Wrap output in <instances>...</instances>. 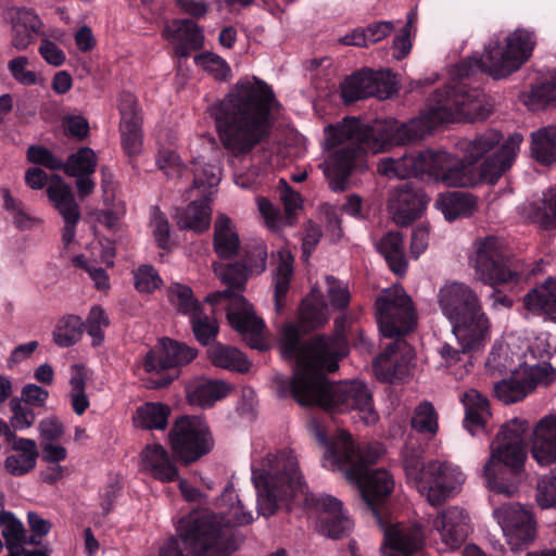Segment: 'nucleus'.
Listing matches in <instances>:
<instances>
[{
	"label": "nucleus",
	"instance_id": "obj_1",
	"mask_svg": "<svg viewBox=\"0 0 556 556\" xmlns=\"http://www.w3.org/2000/svg\"><path fill=\"white\" fill-rule=\"evenodd\" d=\"M534 46V34L523 28L490 38L482 56L473 55L454 65L451 70V85L437 90L427 109L407 123L389 119L377 121L369 126L359 119L350 118V172L353 157L368 152L376 154L393 146L414 143L442 123L486 118L491 112L486 97L480 90L469 89L456 80L478 72L486 73L495 79L505 78L529 60Z\"/></svg>",
	"mask_w": 556,
	"mask_h": 556
},
{
	"label": "nucleus",
	"instance_id": "obj_2",
	"mask_svg": "<svg viewBox=\"0 0 556 556\" xmlns=\"http://www.w3.org/2000/svg\"><path fill=\"white\" fill-rule=\"evenodd\" d=\"M328 305L323 296L314 294L305 298L300 305L299 326L289 323L281 331L280 351L287 361H294L296 368L291 378H275L278 397L292 396L302 406H319L327 412H336L348 402V391L338 392L336 384L327 378V372L339 368V337L348 320L345 312L336 319L338 334H316L306 342L302 331L323 328L328 323Z\"/></svg>",
	"mask_w": 556,
	"mask_h": 556
},
{
	"label": "nucleus",
	"instance_id": "obj_3",
	"mask_svg": "<svg viewBox=\"0 0 556 556\" xmlns=\"http://www.w3.org/2000/svg\"><path fill=\"white\" fill-rule=\"evenodd\" d=\"M501 140V132L488 130L457 143L462 162L446 151L426 150L416 155L381 159L377 170L388 178L399 179L428 174L450 187L493 185L513 165L523 137L515 132L500 146Z\"/></svg>",
	"mask_w": 556,
	"mask_h": 556
},
{
	"label": "nucleus",
	"instance_id": "obj_4",
	"mask_svg": "<svg viewBox=\"0 0 556 556\" xmlns=\"http://www.w3.org/2000/svg\"><path fill=\"white\" fill-rule=\"evenodd\" d=\"M251 471L258 515L268 518L282 507L290 510L292 506L302 505L316 516L320 534L338 539L344 532L343 503L331 495L308 491L291 450L268 453L260 463L253 460Z\"/></svg>",
	"mask_w": 556,
	"mask_h": 556
},
{
	"label": "nucleus",
	"instance_id": "obj_5",
	"mask_svg": "<svg viewBox=\"0 0 556 556\" xmlns=\"http://www.w3.org/2000/svg\"><path fill=\"white\" fill-rule=\"evenodd\" d=\"M279 105L273 88L264 80L255 76L239 79L211 109L224 149L240 159L268 141L275 124L273 111Z\"/></svg>",
	"mask_w": 556,
	"mask_h": 556
},
{
	"label": "nucleus",
	"instance_id": "obj_6",
	"mask_svg": "<svg viewBox=\"0 0 556 556\" xmlns=\"http://www.w3.org/2000/svg\"><path fill=\"white\" fill-rule=\"evenodd\" d=\"M435 301L464 352L484 349L491 339L492 323L475 289L465 282L448 280L438 289Z\"/></svg>",
	"mask_w": 556,
	"mask_h": 556
},
{
	"label": "nucleus",
	"instance_id": "obj_7",
	"mask_svg": "<svg viewBox=\"0 0 556 556\" xmlns=\"http://www.w3.org/2000/svg\"><path fill=\"white\" fill-rule=\"evenodd\" d=\"M178 536H169L160 548L159 556H225L220 533L214 517L206 513H189L177 526Z\"/></svg>",
	"mask_w": 556,
	"mask_h": 556
},
{
	"label": "nucleus",
	"instance_id": "obj_8",
	"mask_svg": "<svg viewBox=\"0 0 556 556\" xmlns=\"http://www.w3.org/2000/svg\"><path fill=\"white\" fill-rule=\"evenodd\" d=\"M470 265L475 277L488 286L527 281L533 269L518 260L508 257L505 247L495 237H486L473 243Z\"/></svg>",
	"mask_w": 556,
	"mask_h": 556
},
{
	"label": "nucleus",
	"instance_id": "obj_9",
	"mask_svg": "<svg viewBox=\"0 0 556 556\" xmlns=\"http://www.w3.org/2000/svg\"><path fill=\"white\" fill-rule=\"evenodd\" d=\"M410 483L431 505H440L459 493L465 482L460 468L448 462L432 460L420 465L416 459L405 460Z\"/></svg>",
	"mask_w": 556,
	"mask_h": 556
},
{
	"label": "nucleus",
	"instance_id": "obj_10",
	"mask_svg": "<svg viewBox=\"0 0 556 556\" xmlns=\"http://www.w3.org/2000/svg\"><path fill=\"white\" fill-rule=\"evenodd\" d=\"M376 315L383 338H402L417 324V311L412 298L400 285L384 289L376 300Z\"/></svg>",
	"mask_w": 556,
	"mask_h": 556
},
{
	"label": "nucleus",
	"instance_id": "obj_11",
	"mask_svg": "<svg viewBox=\"0 0 556 556\" xmlns=\"http://www.w3.org/2000/svg\"><path fill=\"white\" fill-rule=\"evenodd\" d=\"M198 356V350L169 338H163L160 346L146 354L142 366L156 377L149 379V388L162 389L179 375V368L190 364Z\"/></svg>",
	"mask_w": 556,
	"mask_h": 556
},
{
	"label": "nucleus",
	"instance_id": "obj_12",
	"mask_svg": "<svg viewBox=\"0 0 556 556\" xmlns=\"http://www.w3.org/2000/svg\"><path fill=\"white\" fill-rule=\"evenodd\" d=\"M172 451L186 465L199 460L214 447L207 422L201 416H180L169 433Z\"/></svg>",
	"mask_w": 556,
	"mask_h": 556
},
{
	"label": "nucleus",
	"instance_id": "obj_13",
	"mask_svg": "<svg viewBox=\"0 0 556 556\" xmlns=\"http://www.w3.org/2000/svg\"><path fill=\"white\" fill-rule=\"evenodd\" d=\"M528 422L522 418H514L502 426L490 446V456L483 468H498L523 471L527 460L525 433Z\"/></svg>",
	"mask_w": 556,
	"mask_h": 556
},
{
	"label": "nucleus",
	"instance_id": "obj_14",
	"mask_svg": "<svg viewBox=\"0 0 556 556\" xmlns=\"http://www.w3.org/2000/svg\"><path fill=\"white\" fill-rule=\"evenodd\" d=\"M325 159L318 165L332 192L348 189V115L325 128Z\"/></svg>",
	"mask_w": 556,
	"mask_h": 556
},
{
	"label": "nucleus",
	"instance_id": "obj_15",
	"mask_svg": "<svg viewBox=\"0 0 556 556\" xmlns=\"http://www.w3.org/2000/svg\"><path fill=\"white\" fill-rule=\"evenodd\" d=\"M415 352L401 338L386 344L371 362L372 376L382 383L404 384L409 382L415 374Z\"/></svg>",
	"mask_w": 556,
	"mask_h": 556
},
{
	"label": "nucleus",
	"instance_id": "obj_16",
	"mask_svg": "<svg viewBox=\"0 0 556 556\" xmlns=\"http://www.w3.org/2000/svg\"><path fill=\"white\" fill-rule=\"evenodd\" d=\"M376 521L383 533V555L409 556L422 547L425 533L418 522L400 521L392 510L376 513Z\"/></svg>",
	"mask_w": 556,
	"mask_h": 556
},
{
	"label": "nucleus",
	"instance_id": "obj_17",
	"mask_svg": "<svg viewBox=\"0 0 556 556\" xmlns=\"http://www.w3.org/2000/svg\"><path fill=\"white\" fill-rule=\"evenodd\" d=\"M355 450L350 440V463L354 458ZM355 480L361 495L372 515L388 513L391 509L384 506L386 500L392 493L394 481L392 476L383 469H369L367 467L355 469L350 466V481Z\"/></svg>",
	"mask_w": 556,
	"mask_h": 556
},
{
	"label": "nucleus",
	"instance_id": "obj_18",
	"mask_svg": "<svg viewBox=\"0 0 556 556\" xmlns=\"http://www.w3.org/2000/svg\"><path fill=\"white\" fill-rule=\"evenodd\" d=\"M219 513H213L208 509H193L191 513H206L214 517V526L225 536L226 551L225 556H229L237 549V542L233 535V527L249 525L253 521L251 511L245 510L241 500L236 494L232 486H228L219 497Z\"/></svg>",
	"mask_w": 556,
	"mask_h": 556
},
{
	"label": "nucleus",
	"instance_id": "obj_19",
	"mask_svg": "<svg viewBox=\"0 0 556 556\" xmlns=\"http://www.w3.org/2000/svg\"><path fill=\"white\" fill-rule=\"evenodd\" d=\"M513 551H519L535 538V522L529 510L517 503H506L493 510Z\"/></svg>",
	"mask_w": 556,
	"mask_h": 556
},
{
	"label": "nucleus",
	"instance_id": "obj_20",
	"mask_svg": "<svg viewBox=\"0 0 556 556\" xmlns=\"http://www.w3.org/2000/svg\"><path fill=\"white\" fill-rule=\"evenodd\" d=\"M467 515L464 509L452 506L439 513L432 521L431 536L439 552L459 548L467 536Z\"/></svg>",
	"mask_w": 556,
	"mask_h": 556
},
{
	"label": "nucleus",
	"instance_id": "obj_21",
	"mask_svg": "<svg viewBox=\"0 0 556 556\" xmlns=\"http://www.w3.org/2000/svg\"><path fill=\"white\" fill-rule=\"evenodd\" d=\"M430 198L408 184L393 190L388 210L395 224L406 226L418 218L427 207Z\"/></svg>",
	"mask_w": 556,
	"mask_h": 556
},
{
	"label": "nucleus",
	"instance_id": "obj_22",
	"mask_svg": "<svg viewBox=\"0 0 556 556\" xmlns=\"http://www.w3.org/2000/svg\"><path fill=\"white\" fill-rule=\"evenodd\" d=\"M233 303L237 307L229 308L226 315L229 325L248 340L252 349H263L264 320L255 315L252 305L243 296L236 295Z\"/></svg>",
	"mask_w": 556,
	"mask_h": 556
},
{
	"label": "nucleus",
	"instance_id": "obj_23",
	"mask_svg": "<svg viewBox=\"0 0 556 556\" xmlns=\"http://www.w3.org/2000/svg\"><path fill=\"white\" fill-rule=\"evenodd\" d=\"M531 457L541 467L556 463V414L536 421L529 437Z\"/></svg>",
	"mask_w": 556,
	"mask_h": 556
},
{
	"label": "nucleus",
	"instance_id": "obj_24",
	"mask_svg": "<svg viewBox=\"0 0 556 556\" xmlns=\"http://www.w3.org/2000/svg\"><path fill=\"white\" fill-rule=\"evenodd\" d=\"M308 428L317 442L326 447L323 466L340 472L348 480V430H341L337 438L329 441L326 430L316 418L311 419Z\"/></svg>",
	"mask_w": 556,
	"mask_h": 556
},
{
	"label": "nucleus",
	"instance_id": "obj_25",
	"mask_svg": "<svg viewBox=\"0 0 556 556\" xmlns=\"http://www.w3.org/2000/svg\"><path fill=\"white\" fill-rule=\"evenodd\" d=\"M163 37L174 43L175 54L188 58L191 51L200 50L204 43L203 30L192 20H173L165 23Z\"/></svg>",
	"mask_w": 556,
	"mask_h": 556
},
{
	"label": "nucleus",
	"instance_id": "obj_26",
	"mask_svg": "<svg viewBox=\"0 0 556 556\" xmlns=\"http://www.w3.org/2000/svg\"><path fill=\"white\" fill-rule=\"evenodd\" d=\"M7 18L12 26V46L17 50H25L42 35V22L33 9L11 8Z\"/></svg>",
	"mask_w": 556,
	"mask_h": 556
},
{
	"label": "nucleus",
	"instance_id": "obj_27",
	"mask_svg": "<svg viewBox=\"0 0 556 556\" xmlns=\"http://www.w3.org/2000/svg\"><path fill=\"white\" fill-rule=\"evenodd\" d=\"M525 308L556 323V278L548 277L523 296Z\"/></svg>",
	"mask_w": 556,
	"mask_h": 556
},
{
	"label": "nucleus",
	"instance_id": "obj_28",
	"mask_svg": "<svg viewBox=\"0 0 556 556\" xmlns=\"http://www.w3.org/2000/svg\"><path fill=\"white\" fill-rule=\"evenodd\" d=\"M230 391L229 386L222 380L194 378L186 386L187 400L190 405L207 408L215 402L225 399Z\"/></svg>",
	"mask_w": 556,
	"mask_h": 556
},
{
	"label": "nucleus",
	"instance_id": "obj_29",
	"mask_svg": "<svg viewBox=\"0 0 556 556\" xmlns=\"http://www.w3.org/2000/svg\"><path fill=\"white\" fill-rule=\"evenodd\" d=\"M212 208L206 195L190 202L186 207H179L175 213L179 230H191L195 233L205 232L211 225Z\"/></svg>",
	"mask_w": 556,
	"mask_h": 556
},
{
	"label": "nucleus",
	"instance_id": "obj_30",
	"mask_svg": "<svg viewBox=\"0 0 556 556\" xmlns=\"http://www.w3.org/2000/svg\"><path fill=\"white\" fill-rule=\"evenodd\" d=\"M15 452L7 456L4 469L14 477H22L36 467L39 456L37 444L33 439L20 438L12 443Z\"/></svg>",
	"mask_w": 556,
	"mask_h": 556
},
{
	"label": "nucleus",
	"instance_id": "obj_31",
	"mask_svg": "<svg viewBox=\"0 0 556 556\" xmlns=\"http://www.w3.org/2000/svg\"><path fill=\"white\" fill-rule=\"evenodd\" d=\"M143 463L151 476L162 482L176 481L178 468L168 452L161 444L147 445L142 452Z\"/></svg>",
	"mask_w": 556,
	"mask_h": 556
},
{
	"label": "nucleus",
	"instance_id": "obj_32",
	"mask_svg": "<svg viewBox=\"0 0 556 556\" xmlns=\"http://www.w3.org/2000/svg\"><path fill=\"white\" fill-rule=\"evenodd\" d=\"M516 346L517 339L515 337H511L505 344L495 342L485 363L486 369L492 375H502L507 371L513 372L514 370H518V368L515 367V358L519 364L521 358L526 356V351L521 348H519V351H514Z\"/></svg>",
	"mask_w": 556,
	"mask_h": 556
},
{
	"label": "nucleus",
	"instance_id": "obj_33",
	"mask_svg": "<svg viewBox=\"0 0 556 556\" xmlns=\"http://www.w3.org/2000/svg\"><path fill=\"white\" fill-rule=\"evenodd\" d=\"M213 249L222 260H231L239 253L238 233L232 229L231 219L225 214H219L215 219Z\"/></svg>",
	"mask_w": 556,
	"mask_h": 556
},
{
	"label": "nucleus",
	"instance_id": "obj_34",
	"mask_svg": "<svg viewBox=\"0 0 556 556\" xmlns=\"http://www.w3.org/2000/svg\"><path fill=\"white\" fill-rule=\"evenodd\" d=\"M460 400L465 407L464 426L475 435L484 428L485 419L490 415L488 399L477 390L470 389Z\"/></svg>",
	"mask_w": 556,
	"mask_h": 556
},
{
	"label": "nucleus",
	"instance_id": "obj_35",
	"mask_svg": "<svg viewBox=\"0 0 556 556\" xmlns=\"http://www.w3.org/2000/svg\"><path fill=\"white\" fill-rule=\"evenodd\" d=\"M435 207L446 220L453 222L459 217L471 215L476 210V199L465 192L450 191L439 195Z\"/></svg>",
	"mask_w": 556,
	"mask_h": 556
},
{
	"label": "nucleus",
	"instance_id": "obj_36",
	"mask_svg": "<svg viewBox=\"0 0 556 556\" xmlns=\"http://www.w3.org/2000/svg\"><path fill=\"white\" fill-rule=\"evenodd\" d=\"M251 276L241 261L226 264L223 267L220 277L223 282L228 286V289L208 294L205 301L216 305L224 300L230 299L233 295L232 291H242L244 289L247 280Z\"/></svg>",
	"mask_w": 556,
	"mask_h": 556
},
{
	"label": "nucleus",
	"instance_id": "obj_37",
	"mask_svg": "<svg viewBox=\"0 0 556 556\" xmlns=\"http://www.w3.org/2000/svg\"><path fill=\"white\" fill-rule=\"evenodd\" d=\"M485 484L494 494L511 497L519 491L523 480V471H514L506 468H483Z\"/></svg>",
	"mask_w": 556,
	"mask_h": 556
},
{
	"label": "nucleus",
	"instance_id": "obj_38",
	"mask_svg": "<svg viewBox=\"0 0 556 556\" xmlns=\"http://www.w3.org/2000/svg\"><path fill=\"white\" fill-rule=\"evenodd\" d=\"M294 257L289 250L278 251V266L274 273V300L277 311H281L286 305V298L290 289L293 277Z\"/></svg>",
	"mask_w": 556,
	"mask_h": 556
},
{
	"label": "nucleus",
	"instance_id": "obj_39",
	"mask_svg": "<svg viewBox=\"0 0 556 556\" xmlns=\"http://www.w3.org/2000/svg\"><path fill=\"white\" fill-rule=\"evenodd\" d=\"M47 195L63 218H70L72 215L80 217V210L74 194L60 175L54 174L51 176V182L47 188Z\"/></svg>",
	"mask_w": 556,
	"mask_h": 556
},
{
	"label": "nucleus",
	"instance_id": "obj_40",
	"mask_svg": "<svg viewBox=\"0 0 556 556\" xmlns=\"http://www.w3.org/2000/svg\"><path fill=\"white\" fill-rule=\"evenodd\" d=\"M207 357L216 367L242 374L248 372L251 367V363L241 351L220 342H215L208 346Z\"/></svg>",
	"mask_w": 556,
	"mask_h": 556
},
{
	"label": "nucleus",
	"instance_id": "obj_41",
	"mask_svg": "<svg viewBox=\"0 0 556 556\" xmlns=\"http://www.w3.org/2000/svg\"><path fill=\"white\" fill-rule=\"evenodd\" d=\"M350 410H356L357 416L366 426L374 425L378 420L371 392L362 380L350 381Z\"/></svg>",
	"mask_w": 556,
	"mask_h": 556
},
{
	"label": "nucleus",
	"instance_id": "obj_42",
	"mask_svg": "<svg viewBox=\"0 0 556 556\" xmlns=\"http://www.w3.org/2000/svg\"><path fill=\"white\" fill-rule=\"evenodd\" d=\"M377 249L394 274L403 275L406 271L407 262L404 254V241L400 232L391 231L383 236Z\"/></svg>",
	"mask_w": 556,
	"mask_h": 556
},
{
	"label": "nucleus",
	"instance_id": "obj_43",
	"mask_svg": "<svg viewBox=\"0 0 556 556\" xmlns=\"http://www.w3.org/2000/svg\"><path fill=\"white\" fill-rule=\"evenodd\" d=\"M531 155L543 165L556 160V124L542 127L531 134Z\"/></svg>",
	"mask_w": 556,
	"mask_h": 556
},
{
	"label": "nucleus",
	"instance_id": "obj_44",
	"mask_svg": "<svg viewBox=\"0 0 556 556\" xmlns=\"http://www.w3.org/2000/svg\"><path fill=\"white\" fill-rule=\"evenodd\" d=\"M89 379V370L83 364H74L71 366L70 393L74 413L81 416L89 407L90 402L86 393V383Z\"/></svg>",
	"mask_w": 556,
	"mask_h": 556
},
{
	"label": "nucleus",
	"instance_id": "obj_45",
	"mask_svg": "<svg viewBox=\"0 0 556 556\" xmlns=\"http://www.w3.org/2000/svg\"><path fill=\"white\" fill-rule=\"evenodd\" d=\"M528 217L541 229H556V189L544 192L539 201L530 204Z\"/></svg>",
	"mask_w": 556,
	"mask_h": 556
},
{
	"label": "nucleus",
	"instance_id": "obj_46",
	"mask_svg": "<svg viewBox=\"0 0 556 556\" xmlns=\"http://www.w3.org/2000/svg\"><path fill=\"white\" fill-rule=\"evenodd\" d=\"M167 298L176 312L191 317L203 308L201 302L194 298L192 289L182 283L174 282L167 289Z\"/></svg>",
	"mask_w": 556,
	"mask_h": 556
},
{
	"label": "nucleus",
	"instance_id": "obj_47",
	"mask_svg": "<svg viewBox=\"0 0 556 556\" xmlns=\"http://www.w3.org/2000/svg\"><path fill=\"white\" fill-rule=\"evenodd\" d=\"M136 414L141 428L164 430L168 424L170 408L163 403L148 402L139 406Z\"/></svg>",
	"mask_w": 556,
	"mask_h": 556
},
{
	"label": "nucleus",
	"instance_id": "obj_48",
	"mask_svg": "<svg viewBox=\"0 0 556 556\" xmlns=\"http://www.w3.org/2000/svg\"><path fill=\"white\" fill-rule=\"evenodd\" d=\"M267 247L261 239H252L242 248L241 262L252 276L261 275L267 265Z\"/></svg>",
	"mask_w": 556,
	"mask_h": 556
},
{
	"label": "nucleus",
	"instance_id": "obj_49",
	"mask_svg": "<svg viewBox=\"0 0 556 556\" xmlns=\"http://www.w3.org/2000/svg\"><path fill=\"white\" fill-rule=\"evenodd\" d=\"M98 159L94 151L89 147H81L68 155L65 162V174L67 176L92 175L97 169Z\"/></svg>",
	"mask_w": 556,
	"mask_h": 556
},
{
	"label": "nucleus",
	"instance_id": "obj_50",
	"mask_svg": "<svg viewBox=\"0 0 556 556\" xmlns=\"http://www.w3.org/2000/svg\"><path fill=\"white\" fill-rule=\"evenodd\" d=\"M84 330V321L77 315L61 318L53 331L54 342L62 348H68L79 341Z\"/></svg>",
	"mask_w": 556,
	"mask_h": 556
},
{
	"label": "nucleus",
	"instance_id": "obj_51",
	"mask_svg": "<svg viewBox=\"0 0 556 556\" xmlns=\"http://www.w3.org/2000/svg\"><path fill=\"white\" fill-rule=\"evenodd\" d=\"M190 326L195 340L201 345L211 346L215 343L219 332V325L215 318L206 315L203 308L192 314Z\"/></svg>",
	"mask_w": 556,
	"mask_h": 556
},
{
	"label": "nucleus",
	"instance_id": "obj_52",
	"mask_svg": "<svg viewBox=\"0 0 556 556\" xmlns=\"http://www.w3.org/2000/svg\"><path fill=\"white\" fill-rule=\"evenodd\" d=\"M518 371L520 372L529 392L539 386H548L556 379V370H554L548 363L528 366L526 362H520L518 365Z\"/></svg>",
	"mask_w": 556,
	"mask_h": 556
},
{
	"label": "nucleus",
	"instance_id": "obj_53",
	"mask_svg": "<svg viewBox=\"0 0 556 556\" xmlns=\"http://www.w3.org/2000/svg\"><path fill=\"white\" fill-rule=\"evenodd\" d=\"M520 99L531 110H538L556 101V74L549 80L534 85L529 91L522 92Z\"/></svg>",
	"mask_w": 556,
	"mask_h": 556
},
{
	"label": "nucleus",
	"instance_id": "obj_54",
	"mask_svg": "<svg viewBox=\"0 0 556 556\" xmlns=\"http://www.w3.org/2000/svg\"><path fill=\"white\" fill-rule=\"evenodd\" d=\"M508 380H502L494 384V391L498 400L505 404L523 400L530 392L518 370L511 372Z\"/></svg>",
	"mask_w": 556,
	"mask_h": 556
},
{
	"label": "nucleus",
	"instance_id": "obj_55",
	"mask_svg": "<svg viewBox=\"0 0 556 556\" xmlns=\"http://www.w3.org/2000/svg\"><path fill=\"white\" fill-rule=\"evenodd\" d=\"M150 227L157 248L169 251L173 248L170 224L165 213L157 205L150 207Z\"/></svg>",
	"mask_w": 556,
	"mask_h": 556
},
{
	"label": "nucleus",
	"instance_id": "obj_56",
	"mask_svg": "<svg viewBox=\"0 0 556 556\" xmlns=\"http://www.w3.org/2000/svg\"><path fill=\"white\" fill-rule=\"evenodd\" d=\"M348 212V202L340 206L330 203L320 205V214L324 217L326 231L330 235L333 242L339 241L343 237L342 214Z\"/></svg>",
	"mask_w": 556,
	"mask_h": 556
},
{
	"label": "nucleus",
	"instance_id": "obj_57",
	"mask_svg": "<svg viewBox=\"0 0 556 556\" xmlns=\"http://www.w3.org/2000/svg\"><path fill=\"white\" fill-rule=\"evenodd\" d=\"M163 279L154 266L142 264L134 270V286L140 293L152 294L163 286Z\"/></svg>",
	"mask_w": 556,
	"mask_h": 556
},
{
	"label": "nucleus",
	"instance_id": "obj_58",
	"mask_svg": "<svg viewBox=\"0 0 556 556\" xmlns=\"http://www.w3.org/2000/svg\"><path fill=\"white\" fill-rule=\"evenodd\" d=\"M370 86L365 89V94H372L378 99H388L396 91V80L389 71L371 72Z\"/></svg>",
	"mask_w": 556,
	"mask_h": 556
},
{
	"label": "nucleus",
	"instance_id": "obj_59",
	"mask_svg": "<svg viewBox=\"0 0 556 556\" xmlns=\"http://www.w3.org/2000/svg\"><path fill=\"white\" fill-rule=\"evenodd\" d=\"M194 63L217 80H227L231 75L228 63L222 56L213 52L205 51L197 54L194 56Z\"/></svg>",
	"mask_w": 556,
	"mask_h": 556
},
{
	"label": "nucleus",
	"instance_id": "obj_60",
	"mask_svg": "<svg viewBox=\"0 0 556 556\" xmlns=\"http://www.w3.org/2000/svg\"><path fill=\"white\" fill-rule=\"evenodd\" d=\"M109 325L110 320L104 309L99 305L92 306L84 323V329L92 338L93 346H99L103 343V328Z\"/></svg>",
	"mask_w": 556,
	"mask_h": 556
},
{
	"label": "nucleus",
	"instance_id": "obj_61",
	"mask_svg": "<svg viewBox=\"0 0 556 556\" xmlns=\"http://www.w3.org/2000/svg\"><path fill=\"white\" fill-rule=\"evenodd\" d=\"M0 527H3L2 535L9 548L20 547L25 536L23 523L9 510L0 511Z\"/></svg>",
	"mask_w": 556,
	"mask_h": 556
},
{
	"label": "nucleus",
	"instance_id": "obj_62",
	"mask_svg": "<svg viewBox=\"0 0 556 556\" xmlns=\"http://www.w3.org/2000/svg\"><path fill=\"white\" fill-rule=\"evenodd\" d=\"M412 426L424 433L434 434L438 431V414L430 402H422L415 408Z\"/></svg>",
	"mask_w": 556,
	"mask_h": 556
},
{
	"label": "nucleus",
	"instance_id": "obj_63",
	"mask_svg": "<svg viewBox=\"0 0 556 556\" xmlns=\"http://www.w3.org/2000/svg\"><path fill=\"white\" fill-rule=\"evenodd\" d=\"M142 122H131L127 124H119V131L122 137V146L125 153L129 156L139 154L142 146Z\"/></svg>",
	"mask_w": 556,
	"mask_h": 556
},
{
	"label": "nucleus",
	"instance_id": "obj_64",
	"mask_svg": "<svg viewBox=\"0 0 556 556\" xmlns=\"http://www.w3.org/2000/svg\"><path fill=\"white\" fill-rule=\"evenodd\" d=\"M535 498L542 508L556 506V469L539 481Z\"/></svg>",
	"mask_w": 556,
	"mask_h": 556
}]
</instances>
